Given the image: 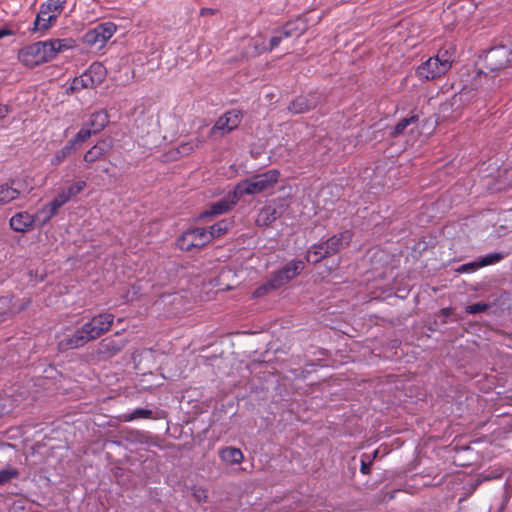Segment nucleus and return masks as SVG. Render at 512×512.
I'll list each match as a JSON object with an SVG mask.
<instances>
[{
	"mask_svg": "<svg viewBox=\"0 0 512 512\" xmlns=\"http://www.w3.org/2000/svg\"><path fill=\"white\" fill-rule=\"evenodd\" d=\"M314 102L308 100L306 96H299L289 106V110L296 114H301L309 111L314 107Z\"/></svg>",
	"mask_w": 512,
	"mask_h": 512,
	"instance_id": "a878e982",
	"label": "nucleus"
},
{
	"mask_svg": "<svg viewBox=\"0 0 512 512\" xmlns=\"http://www.w3.org/2000/svg\"><path fill=\"white\" fill-rule=\"evenodd\" d=\"M508 175H512V170L507 171Z\"/></svg>",
	"mask_w": 512,
	"mask_h": 512,
	"instance_id": "3c124183",
	"label": "nucleus"
},
{
	"mask_svg": "<svg viewBox=\"0 0 512 512\" xmlns=\"http://www.w3.org/2000/svg\"><path fill=\"white\" fill-rule=\"evenodd\" d=\"M44 206L47 208L52 217H54L61 208V206L58 203H56L53 199Z\"/></svg>",
	"mask_w": 512,
	"mask_h": 512,
	"instance_id": "79ce46f5",
	"label": "nucleus"
},
{
	"mask_svg": "<svg viewBox=\"0 0 512 512\" xmlns=\"http://www.w3.org/2000/svg\"><path fill=\"white\" fill-rule=\"evenodd\" d=\"M127 344L126 340H115L113 338H105L99 342L98 354L103 358H111L118 354Z\"/></svg>",
	"mask_w": 512,
	"mask_h": 512,
	"instance_id": "f8f14e48",
	"label": "nucleus"
},
{
	"mask_svg": "<svg viewBox=\"0 0 512 512\" xmlns=\"http://www.w3.org/2000/svg\"><path fill=\"white\" fill-rule=\"evenodd\" d=\"M66 3L67 0H47L41 3L39 8L42 9V15L49 14L57 20L64 10Z\"/></svg>",
	"mask_w": 512,
	"mask_h": 512,
	"instance_id": "412c9836",
	"label": "nucleus"
},
{
	"mask_svg": "<svg viewBox=\"0 0 512 512\" xmlns=\"http://www.w3.org/2000/svg\"><path fill=\"white\" fill-rule=\"evenodd\" d=\"M53 200L62 207L63 205L70 201V198L63 189L53 198Z\"/></svg>",
	"mask_w": 512,
	"mask_h": 512,
	"instance_id": "a19ab883",
	"label": "nucleus"
},
{
	"mask_svg": "<svg viewBox=\"0 0 512 512\" xmlns=\"http://www.w3.org/2000/svg\"><path fill=\"white\" fill-rule=\"evenodd\" d=\"M114 322V315L108 312L95 315L72 334L64 335L58 341L60 351L78 349L107 333Z\"/></svg>",
	"mask_w": 512,
	"mask_h": 512,
	"instance_id": "f03ea898",
	"label": "nucleus"
},
{
	"mask_svg": "<svg viewBox=\"0 0 512 512\" xmlns=\"http://www.w3.org/2000/svg\"><path fill=\"white\" fill-rule=\"evenodd\" d=\"M240 200L236 190L229 192L225 197L212 203L209 207L201 213V218L214 217L227 213L230 211Z\"/></svg>",
	"mask_w": 512,
	"mask_h": 512,
	"instance_id": "6e6552de",
	"label": "nucleus"
},
{
	"mask_svg": "<svg viewBox=\"0 0 512 512\" xmlns=\"http://www.w3.org/2000/svg\"><path fill=\"white\" fill-rule=\"evenodd\" d=\"M76 42L72 38L49 39L24 46L18 52V60L28 68H34L56 58L58 53L72 49Z\"/></svg>",
	"mask_w": 512,
	"mask_h": 512,
	"instance_id": "f257e3e1",
	"label": "nucleus"
},
{
	"mask_svg": "<svg viewBox=\"0 0 512 512\" xmlns=\"http://www.w3.org/2000/svg\"><path fill=\"white\" fill-rule=\"evenodd\" d=\"M9 113L7 105L0 104V119L4 118Z\"/></svg>",
	"mask_w": 512,
	"mask_h": 512,
	"instance_id": "49530a36",
	"label": "nucleus"
},
{
	"mask_svg": "<svg viewBox=\"0 0 512 512\" xmlns=\"http://www.w3.org/2000/svg\"><path fill=\"white\" fill-rule=\"evenodd\" d=\"M330 249H326V241L320 244H315L308 250L306 259L308 262L318 263L322 259L331 256Z\"/></svg>",
	"mask_w": 512,
	"mask_h": 512,
	"instance_id": "4be33fe9",
	"label": "nucleus"
},
{
	"mask_svg": "<svg viewBox=\"0 0 512 512\" xmlns=\"http://www.w3.org/2000/svg\"><path fill=\"white\" fill-rule=\"evenodd\" d=\"M152 417V411L146 408H137L133 412L128 414H123L121 416V420L125 422H130L136 419H148Z\"/></svg>",
	"mask_w": 512,
	"mask_h": 512,
	"instance_id": "2f4dec72",
	"label": "nucleus"
},
{
	"mask_svg": "<svg viewBox=\"0 0 512 512\" xmlns=\"http://www.w3.org/2000/svg\"><path fill=\"white\" fill-rule=\"evenodd\" d=\"M436 61L440 62L442 66L449 71L453 62L456 60V48L453 44L448 43L443 45L434 56Z\"/></svg>",
	"mask_w": 512,
	"mask_h": 512,
	"instance_id": "dca6fc26",
	"label": "nucleus"
},
{
	"mask_svg": "<svg viewBox=\"0 0 512 512\" xmlns=\"http://www.w3.org/2000/svg\"><path fill=\"white\" fill-rule=\"evenodd\" d=\"M232 223L233 222L231 220L223 219V220L213 224L212 226H210L209 229H207V231H208V234L211 235V241L214 238L220 237L223 234L227 233L228 230L231 228Z\"/></svg>",
	"mask_w": 512,
	"mask_h": 512,
	"instance_id": "bb28decb",
	"label": "nucleus"
},
{
	"mask_svg": "<svg viewBox=\"0 0 512 512\" xmlns=\"http://www.w3.org/2000/svg\"><path fill=\"white\" fill-rule=\"evenodd\" d=\"M200 14L202 16H204V15H212V14H214V10L211 9V8H202L201 11H200Z\"/></svg>",
	"mask_w": 512,
	"mask_h": 512,
	"instance_id": "09e8293b",
	"label": "nucleus"
},
{
	"mask_svg": "<svg viewBox=\"0 0 512 512\" xmlns=\"http://www.w3.org/2000/svg\"><path fill=\"white\" fill-rule=\"evenodd\" d=\"M86 185H87L86 182L83 180L76 181L73 184H71L69 187L64 189V191L66 192L68 197L71 199V198L75 197L76 195H78L79 193H81L85 189Z\"/></svg>",
	"mask_w": 512,
	"mask_h": 512,
	"instance_id": "f704fd0d",
	"label": "nucleus"
},
{
	"mask_svg": "<svg viewBox=\"0 0 512 512\" xmlns=\"http://www.w3.org/2000/svg\"><path fill=\"white\" fill-rule=\"evenodd\" d=\"M279 289L278 286L273 282V279L270 278L265 283L258 286L253 292H252V298H262L266 295H268L270 292Z\"/></svg>",
	"mask_w": 512,
	"mask_h": 512,
	"instance_id": "7c9ffc66",
	"label": "nucleus"
},
{
	"mask_svg": "<svg viewBox=\"0 0 512 512\" xmlns=\"http://www.w3.org/2000/svg\"><path fill=\"white\" fill-rule=\"evenodd\" d=\"M251 45L253 48V50L249 52L251 56H256L268 52L267 45L265 44V41L262 39H252Z\"/></svg>",
	"mask_w": 512,
	"mask_h": 512,
	"instance_id": "c9c22d12",
	"label": "nucleus"
},
{
	"mask_svg": "<svg viewBox=\"0 0 512 512\" xmlns=\"http://www.w3.org/2000/svg\"><path fill=\"white\" fill-rule=\"evenodd\" d=\"M305 268L302 260H293L272 274L273 282L281 288L294 279Z\"/></svg>",
	"mask_w": 512,
	"mask_h": 512,
	"instance_id": "1a4fd4ad",
	"label": "nucleus"
},
{
	"mask_svg": "<svg viewBox=\"0 0 512 512\" xmlns=\"http://www.w3.org/2000/svg\"><path fill=\"white\" fill-rule=\"evenodd\" d=\"M56 21L57 20L49 14L42 15V9L39 8V12L33 22V27L30 29V31L32 33H44L49 30L56 23Z\"/></svg>",
	"mask_w": 512,
	"mask_h": 512,
	"instance_id": "aec40b11",
	"label": "nucleus"
},
{
	"mask_svg": "<svg viewBox=\"0 0 512 512\" xmlns=\"http://www.w3.org/2000/svg\"><path fill=\"white\" fill-rule=\"evenodd\" d=\"M211 242V235L206 228L196 227L183 232L177 239L176 245L182 251L199 250Z\"/></svg>",
	"mask_w": 512,
	"mask_h": 512,
	"instance_id": "39448f33",
	"label": "nucleus"
},
{
	"mask_svg": "<svg viewBox=\"0 0 512 512\" xmlns=\"http://www.w3.org/2000/svg\"><path fill=\"white\" fill-rule=\"evenodd\" d=\"M281 213L272 205L264 206L258 213L256 225L260 227L269 226L280 217Z\"/></svg>",
	"mask_w": 512,
	"mask_h": 512,
	"instance_id": "6ab92c4d",
	"label": "nucleus"
},
{
	"mask_svg": "<svg viewBox=\"0 0 512 512\" xmlns=\"http://www.w3.org/2000/svg\"><path fill=\"white\" fill-rule=\"evenodd\" d=\"M448 71L436 58L430 57L416 69V75L420 80L430 81L445 75Z\"/></svg>",
	"mask_w": 512,
	"mask_h": 512,
	"instance_id": "9d476101",
	"label": "nucleus"
},
{
	"mask_svg": "<svg viewBox=\"0 0 512 512\" xmlns=\"http://www.w3.org/2000/svg\"><path fill=\"white\" fill-rule=\"evenodd\" d=\"M116 30L117 27L114 23L104 22L98 24L93 29L88 30L84 35V39L85 42L89 45H97L102 47L110 38H112Z\"/></svg>",
	"mask_w": 512,
	"mask_h": 512,
	"instance_id": "423d86ee",
	"label": "nucleus"
},
{
	"mask_svg": "<svg viewBox=\"0 0 512 512\" xmlns=\"http://www.w3.org/2000/svg\"><path fill=\"white\" fill-rule=\"evenodd\" d=\"M94 133L89 127L81 128L68 143L76 150L78 146L87 141Z\"/></svg>",
	"mask_w": 512,
	"mask_h": 512,
	"instance_id": "c85d7f7f",
	"label": "nucleus"
},
{
	"mask_svg": "<svg viewBox=\"0 0 512 512\" xmlns=\"http://www.w3.org/2000/svg\"><path fill=\"white\" fill-rule=\"evenodd\" d=\"M106 75L107 70L104 65L94 62L85 72L72 80L69 90L78 92L82 89H94L105 80Z\"/></svg>",
	"mask_w": 512,
	"mask_h": 512,
	"instance_id": "20e7f679",
	"label": "nucleus"
},
{
	"mask_svg": "<svg viewBox=\"0 0 512 512\" xmlns=\"http://www.w3.org/2000/svg\"><path fill=\"white\" fill-rule=\"evenodd\" d=\"M419 120V117L417 115H411L409 117L402 118L398 121V123L391 129L390 136L393 138H397L401 135L405 134L406 129L411 126L415 125Z\"/></svg>",
	"mask_w": 512,
	"mask_h": 512,
	"instance_id": "b1692460",
	"label": "nucleus"
},
{
	"mask_svg": "<svg viewBox=\"0 0 512 512\" xmlns=\"http://www.w3.org/2000/svg\"><path fill=\"white\" fill-rule=\"evenodd\" d=\"M193 495L198 502H203L207 499V492L203 488H195Z\"/></svg>",
	"mask_w": 512,
	"mask_h": 512,
	"instance_id": "37998d69",
	"label": "nucleus"
},
{
	"mask_svg": "<svg viewBox=\"0 0 512 512\" xmlns=\"http://www.w3.org/2000/svg\"><path fill=\"white\" fill-rule=\"evenodd\" d=\"M360 471L362 474H368L370 472V463H368L364 459H362Z\"/></svg>",
	"mask_w": 512,
	"mask_h": 512,
	"instance_id": "a18cd8bd",
	"label": "nucleus"
},
{
	"mask_svg": "<svg viewBox=\"0 0 512 512\" xmlns=\"http://www.w3.org/2000/svg\"><path fill=\"white\" fill-rule=\"evenodd\" d=\"M75 149L67 142L60 150L56 151V153L51 158V165L58 166L60 165L67 157L72 155Z\"/></svg>",
	"mask_w": 512,
	"mask_h": 512,
	"instance_id": "c756f323",
	"label": "nucleus"
},
{
	"mask_svg": "<svg viewBox=\"0 0 512 512\" xmlns=\"http://www.w3.org/2000/svg\"><path fill=\"white\" fill-rule=\"evenodd\" d=\"M13 35V31L7 28L0 29V39Z\"/></svg>",
	"mask_w": 512,
	"mask_h": 512,
	"instance_id": "de8ad7c7",
	"label": "nucleus"
},
{
	"mask_svg": "<svg viewBox=\"0 0 512 512\" xmlns=\"http://www.w3.org/2000/svg\"><path fill=\"white\" fill-rule=\"evenodd\" d=\"M12 298L9 296L0 297V321L6 319V317L12 313L19 312L24 309L21 305L18 309L14 310L11 304Z\"/></svg>",
	"mask_w": 512,
	"mask_h": 512,
	"instance_id": "cd10ccee",
	"label": "nucleus"
},
{
	"mask_svg": "<svg viewBox=\"0 0 512 512\" xmlns=\"http://www.w3.org/2000/svg\"><path fill=\"white\" fill-rule=\"evenodd\" d=\"M33 217L35 218V224L39 227L45 226L53 218L45 206L38 209Z\"/></svg>",
	"mask_w": 512,
	"mask_h": 512,
	"instance_id": "72a5a7b5",
	"label": "nucleus"
},
{
	"mask_svg": "<svg viewBox=\"0 0 512 512\" xmlns=\"http://www.w3.org/2000/svg\"><path fill=\"white\" fill-rule=\"evenodd\" d=\"M480 268H482V267L480 266V262L478 260V261H474V262H470V263H465V264L459 266L457 268V272H459V273H472V272L477 271Z\"/></svg>",
	"mask_w": 512,
	"mask_h": 512,
	"instance_id": "4c0bfd02",
	"label": "nucleus"
},
{
	"mask_svg": "<svg viewBox=\"0 0 512 512\" xmlns=\"http://www.w3.org/2000/svg\"><path fill=\"white\" fill-rule=\"evenodd\" d=\"M19 473L16 469L0 470V485L9 482L11 479L18 477Z\"/></svg>",
	"mask_w": 512,
	"mask_h": 512,
	"instance_id": "e433bc0d",
	"label": "nucleus"
},
{
	"mask_svg": "<svg viewBox=\"0 0 512 512\" xmlns=\"http://www.w3.org/2000/svg\"><path fill=\"white\" fill-rule=\"evenodd\" d=\"M10 227L15 232L25 233L31 230L35 224L33 215L26 211L18 212L10 218Z\"/></svg>",
	"mask_w": 512,
	"mask_h": 512,
	"instance_id": "ddd939ff",
	"label": "nucleus"
},
{
	"mask_svg": "<svg viewBox=\"0 0 512 512\" xmlns=\"http://www.w3.org/2000/svg\"><path fill=\"white\" fill-rule=\"evenodd\" d=\"M112 148V143L109 140H101L91 147L83 157L86 163H94L105 156Z\"/></svg>",
	"mask_w": 512,
	"mask_h": 512,
	"instance_id": "2eb2a0df",
	"label": "nucleus"
},
{
	"mask_svg": "<svg viewBox=\"0 0 512 512\" xmlns=\"http://www.w3.org/2000/svg\"><path fill=\"white\" fill-rule=\"evenodd\" d=\"M220 459L226 464L234 465L242 462L244 456L239 448L225 447L219 451Z\"/></svg>",
	"mask_w": 512,
	"mask_h": 512,
	"instance_id": "5701e85b",
	"label": "nucleus"
},
{
	"mask_svg": "<svg viewBox=\"0 0 512 512\" xmlns=\"http://www.w3.org/2000/svg\"><path fill=\"white\" fill-rule=\"evenodd\" d=\"M280 178V171L271 169L264 173L254 175L240 181L236 186V194L241 198L244 195H255L274 189Z\"/></svg>",
	"mask_w": 512,
	"mask_h": 512,
	"instance_id": "7ed1b4c3",
	"label": "nucleus"
},
{
	"mask_svg": "<svg viewBox=\"0 0 512 512\" xmlns=\"http://www.w3.org/2000/svg\"><path fill=\"white\" fill-rule=\"evenodd\" d=\"M483 80H485V81L488 80L487 74L482 71H478L474 77L475 85H478V84L481 85Z\"/></svg>",
	"mask_w": 512,
	"mask_h": 512,
	"instance_id": "c03bdc74",
	"label": "nucleus"
},
{
	"mask_svg": "<svg viewBox=\"0 0 512 512\" xmlns=\"http://www.w3.org/2000/svg\"><path fill=\"white\" fill-rule=\"evenodd\" d=\"M307 29V23L302 18L287 22L281 29L280 32L285 38L299 37Z\"/></svg>",
	"mask_w": 512,
	"mask_h": 512,
	"instance_id": "f3484780",
	"label": "nucleus"
},
{
	"mask_svg": "<svg viewBox=\"0 0 512 512\" xmlns=\"http://www.w3.org/2000/svg\"><path fill=\"white\" fill-rule=\"evenodd\" d=\"M353 237V233L350 230H345L339 234L333 235L326 241V249H330L332 255L338 253L345 247H347Z\"/></svg>",
	"mask_w": 512,
	"mask_h": 512,
	"instance_id": "4468645a",
	"label": "nucleus"
},
{
	"mask_svg": "<svg viewBox=\"0 0 512 512\" xmlns=\"http://www.w3.org/2000/svg\"><path fill=\"white\" fill-rule=\"evenodd\" d=\"M181 149H182V151H186V145H183V146L181 147Z\"/></svg>",
	"mask_w": 512,
	"mask_h": 512,
	"instance_id": "8fccbe9b",
	"label": "nucleus"
},
{
	"mask_svg": "<svg viewBox=\"0 0 512 512\" xmlns=\"http://www.w3.org/2000/svg\"><path fill=\"white\" fill-rule=\"evenodd\" d=\"M489 308V305L484 302H478L466 307V312L468 314H478L486 311Z\"/></svg>",
	"mask_w": 512,
	"mask_h": 512,
	"instance_id": "58836bf2",
	"label": "nucleus"
},
{
	"mask_svg": "<svg viewBox=\"0 0 512 512\" xmlns=\"http://www.w3.org/2000/svg\"><path fill=\"white\" fill-rule=\"evenodd\" d=\"M283 39H285V37L282 35L280 30L277 31V34L270 39L269 46H267L268 52L278 47Z\"/></svg>",
	"mask_w": 512,
	"mask_h": 512,
	"instance_id": "ea45409f",
	"label": "nucleus"
},
{
	"mask_svg": "<svg viewBox=\"0 0 512 512\" xmlns=\"http://www.w3.org/2000/svg\"><path fill=\"white\" fill-rule=\"evenodd\" d=\"M242 120V114L239 110L233 109L220 116L215 122L212 133L221 131L223 134L236 129Z\"/></svg>",
	"mask_w": 512,
	"mask_h": 512,
	"instance_id": "9b49d317",
	"label": "nucleus"
},
{
	"mask_svg": "<svg viewBox=\"0 0 512 512\" xmlns=\"http://www.w3.org/2000/svg\"><path fill=\"white\" fill-rule=\"evenodd\" d=\"M109 123V115L105 110H99L92 113L86 126L89 127L94 134L101 132Z\"/></svg>",
	"mask_w": 512,
	"mask_h": 512,
	"instance_id": "a211bd4d",
	"label": "nucleus"
},
{
	"mask_svg": "<svg viewBox=\"0 0 512 512\" xmlns=\"http://www.w3.org/2000/svg\"><path fill=\"white\" fill-rule=\"evenodd\" d=\"M14 185L15 183L12 182L11 185L0 186V205H5L20 196V190Z\"/></svg>",
	"mask_w": 512,
	"mask_h": 512,
	"instance_id": "393cba45",
	"label": "nucleus"
},
{
	"mask_svg": "<svg viewBox=\"0 0 512 512\" xmlns=\"http://www.w3.org/2000/svg\"><path fill=\"white\" fill-rule=\"evenodd\" d=\"M505 254L501 252H493L490 254H487L479 259L480 266L485 267L489 265L496 264L500 262L502 259H504Z\"/></svg>",
	"mask_w": 512,
	"mask_h": 512,
	"instance_id": "473e14b6",
	"label": "nucleus"
},
{
	"mask_svg": "<svg viewBox=\"0 0 512 512\" xmlns=\"http://www.w3.org/2000/svg\"><path fill=\"white\" fill-rule=\"evenodd\" d=\"M511 55L510 49L505 46L494 47L485 56L486 66L493 72H499L508 66Z\"/></svg>",
	"mask_w": 512,
	"mask_h": 512,
	"instance_id": "0eeeda50",
	"label": "nucleus"
}]
</instances>
